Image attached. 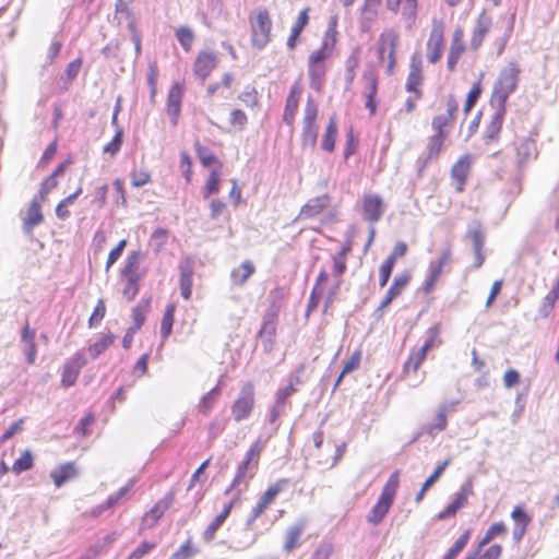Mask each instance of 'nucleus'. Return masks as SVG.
Returning a JSON list of instances; mask_svg holds the SVG:
<instances>
[{"mask_svg": "<svg viewBox=\"0 0 559 559\" xmlns=\"http://www.w3.org/2000/svg\"><path fill=\"white\" fill-rule=\"evenodd\" d=\"M520 72L521 70L516 62H510L507 67L501 69L496 82L493 83L490 98L491 106L507 107L508 98L518 87Z\"/></svg>", "mask_w": 559, "mask_h": 559, "instance_id": "nucleus-1", "label": "nucleus"}, {"mask_svg": "<svg viewBox=\"0 0 559 559\" xmlns=\"http://www.w3.org/2000/svg\"><path fill=\"white\" fill-rule=\"evenodd\" d=\"M265 445V442L258 439L247 452L243 461L238 465L236 475L233 479L230 487L226 490L228 493L231 489L239 487L242 483L247 486V479L252 478L258 468L260 454Z\"/></svg>", "mask_w": 559, "mask_h": 559, "instance_id": "nucleus-2", "label": "nucleus"}, {"mask_svg": "<svg viewBox=\"0 0 559 559\" xmlns=\"http://www.w3.org/2000/svg\"><path fill=\"white\" fill-rule=\"evenodd\" d=\"M250 25L252 46L262 50L271 40L272 20L269 11L265 8L257 9L250 17Z\"/></svg>", "mask_w": 559, "mask_h": 559, "instance_id": "nucleus-3", "label": "nucleus"}, {"mask_svg": "<svg viewBox=\"0 0 559 559\" xmlns=\"http://www.w3.org/2000/svg\"><path fill=\"white\" fill-rule=\"evenodd\" d=\"M254 406V386L252 383H246L231 406V414L235 421L240 423L247 419Z\"/></svg>", "mask_w": 559, "mask_h": 559, "instance_id": "nucleus-4", "label": "nucleus"}, {"mask_svg": "<svg viewBox=\"0 0 559 559\" xmlns=\"http://www.w3.org/2000/svg\"><path fill=\"white\" fill-rule=\"evenodd\" d=\"M443 35V23L435 20L427 41V59L432 64L437 63L441 59L444 43Z\"/></svg>", "mask_w": 559, "mask_h": 559, "instance_id": "nucleus-5", "label": "nucleus"}, {"mask_svg": "<svg viewBox=\"0 0 559 559\" xmlns=\"http://www.w3.org/2000/svg\"><path fill=\"white\" fill-rule=\"evenodd\" d=\"M454 406V403L452 404H443L439 407L438 414L432 423L425 424L420 427L417 435L414 437L413 441H417L419 438H421L425 435H428L430 438L435 439V437L447 428L448 419L447 414L448 412L452 411Z\"/></svg>", "mask_w": 559, "mask_h": 559, "instance_id": "nucleus-6", "label": "nucleus"}, {"mask_svg": "<svg viewBox=\"0 0 559 559\" xmlns=\"http://www.w3.org/2000/svg\"><path fill=\"white\" fill-rule=\"evenodd\" d=\"M87 364L82 352L74 354L63 366L61 373V384L64 388L74 385L81 372V369Z\"/></svg>", "mask_w": 559, "mask_h": 559, "instance_id": "nucleus-7", "label": "nucleus"}, {"mask_svg": "<svg viewBox=\"0 0 559 559\" xmlns=\"http://www.w3.org/2000/svg\"><path fill=\"white\" fill-rule=\"evenodd\" d=\"M362 217L372 225L379 222L384 213L385 205L378 194H366L362 198Z\"/></svg>", "mask_w": 559, "mask_h": 559, "instance_id": "nucleus-8", "label": "nucleus"}, {"mask_svg": "<svg viewBox=\"0 0 559 559\" xmlns=\"http://www.w3.org/2000/svg\"><path fill=\"white\" fill-rule=\"evenodd\" d=\"M421 68V56L419 53L413 55L411 59L409 73L407 75L405 88L407 92L414 93L416 99H419L423 96V93L419 90V85L423 83Z\"/></svg>", "mask_w": 559, "mask_h": 559, "instance_id": "nucleus-9", "label": "nucleus"}, {"mask_svg": "<svg viewBox=\"0 0 559 559\" xmlns=\"http://www.w3.org/2000/svg\"><path fill=\"white\" fill-rule=\"evenodd\" d=\"M306 525L307 520L301 518L288 526L284 535L283 550L285 552L290 554L300 546V539L306 530Z\"/></svg>", "mask_w": 559, "mask_h": 559, "instance_id": "nucleus-10", "label": "nucleus"}, {"mask_svg": "<svg viewBox=\"0 0 559 559\" xmlns=\"http://www.w3.org/2000/svg\"><path fill=\"white\" fill-rule=\"evenodd\" d=\"M183 84L175 83L167 96V114L170 116L171 124L177 126L183 98Z\"/></svg>", "mask_w": 559, "mask_h": 559, "instance_id": "nucleus-11", "label": "nucleus"}, {"mask_svg": "<svg viewBox=\"0 0 559 559\" xmlns=\"http://www.w3.org/2000/svg\"><path fill=\"white\" fill-rule=\"evenodd\" d=\"M43 221L44 215L39 200L37 198H33L26 211V215L23 218V233L26 236H31L33 234L34 227L40 225Z\"/></svg>", "mask_w": 559, "mask_h": 559, "instance_id": "nucleus-12", "label": "nucleus"}, {"mask_svg": "<svg viewBox=\"0 0 559 559\" xmlns=\"http://www.w3.org/2000/svg\"><path fill=\"white\" fill-rule=\"evenodd\" d=\"M217 57L213 51H201L194 62V74L204 82L215 69Z\"/></svg>", "mask_w": 559, "mask_h": 559, "instance_id": "nucleus-13", "label": "nucleus"}, {"mask_svg": "<svg viewBox=\"0 0 559 559\" xmlns=\"http://www.w3.org/2000/svg\"><path fill=\"white\" fill-rule=\"evenodd\" d=\"M330 205V197L328 194L319 195L310 199L300 210L295 221L300 218H312L319 215Z\"/></svg>", "mask_w": 559, "mask_h": 559, "instance_id": "nucleus-14", "label": "nucleus"}, {"mask_svg": "<svg viewBox=\"0 0 559 559\" xmlns=\"http://www.w3.org/2000/svg\"><path fill=\"white\" fill-rule=\"evenodd\" d=\"M496 108L493 115L491 116V120L486 127L485 130V141L486 143L498 140L499 133L502 128L503 119L506 116L507 107L504 106H493Z\"/></svg>", "mask_w": 559, "mask_h": 559, "instance_id": "nucleus-15", "label": "nucleus"}, {"mask_svg": "<svg viewBox=\"0 0 559 559\" xmlns=\"http://www.w3.org/2000/svg\"><path fill=\"white\" fill-rule=\"evenodd\" d=\"M463 36H464V33L461 28H456L453 33V37H452V41H451V46H450V50H449V55H448V62H447L448 69L450 71H454L462 53L465 50V46L463 43Z\"/></svg>", "mask_w": 559, "mask_h": 559, "instance_id": "nucleus-16", "label": "nucleus"}, {"mask_svg": "<svg viewBox=\"0 0 559 559\" xmlns=\"http://www.w3.org/2000/svg\"><path fill=\"white\" fill-rule=\"evenodd\" d=\"M471 156L463 155L451 168V177L457 182L456 190L463 191L471 169Z\"/></svg>", "mask_w": 559, "mask_h": 559, "instance_id": "nucleus-17", "label": "nucleus"}, {"mask_svg": "<svg viewBox=\"0 0 559 559\" xmlns=\"http://www.w3.org/2000/svg\"><path fill=\"white\" fill-rule=\"evenodd\" d=\"M364 81L366 82V108L369 109L370 115H373L377 109V104L374 102V97L377 95L378 88V76L373 70H366L362 75Z\"/></svg>", "mask_w": 559, "mask_h": 559, "instance_id": "nucleus-18", "label": "nucleus"}, {"mask_svg": "<svg viewBox=\"0 0 559 559\" xmlns=\"http://www.w3.org/2000/svg\"><path fill=\"white\" fill-rule=\"evenodd\" d=\"M409 281L411 275L406 272L396 275L393 280L392 285L388 289L385 297L381 301V308H386L393 301V299L400 296L404 288L409 283Z\"/></svg>", "mask_w": 559, "mask_h": 559, "instance_id": "nucleus-19", "label": "nucleus"}, {"mask_svg": "<svg viewBox=\"0 0 559 559\" xmlns=\"http://www.w3.org/2000/svg\"><path fill=\"white\" fill-rule=\"evenodd\" d=\"M491 26V19L486 13H481L477 20L476 26L471 39V48L476 50L480 47L486 34Z\"/></svg>", "mask_w": 559, "mask_h": 559, "instance_id": "nucleus-20", "label": "nucleus"}, {"mask_svg": "<svg viewBox=\"0 0 559 559\" xmlns=\"http://www.w3.org/2000/svg\"><path fill=\"white\" fill-rule=\"evenodd\" d=\"M78 476V469L72 462L64 463L50 472V477L57 487Z\"/></svg>", "mask_w": 559, "mask_h": 559, "instance_id": "nucleus-21", "label": "nucleus"}, {"mask_svg": "<svg viewBox=\"0 0 559 559\" xmlns=\"http://www.w3.org/2000/svg\"><path fill=\"white\" fill-rule=\"evenodd\" d=\"M144 258V253L140 250L131 251L124 262V266L121 271L122 277H136L141 278L139 273L140 263Z\"/></svg>", "mask_w": 559, "mask_h": 559, "instance_id": "nucleus-22", "label": "nucleus"}, {"mask_svg": "<svg viewBox=\"0 0 559 559\" xmlns=\"http://www.w3.org/2000/svg\"><path fill=\"white\" fill-rule=\"evenodd\" d=\"M392 504L393 500L380 495L378 502L373 506L367 516L368 522L374 525L379 524L388 514Z\"/></svg>", "mask_w": 559, "mask_h": 559, "instance_id": "nucleus-23", "label": "nucleus"}, {"mask_svg": "<svg viewBox=\"0 0 559 559\" xmlns=\"http://www.w3.org/2000/svg\"><path fill=\"white\" fill-rule=\"evenodd\" d=\"M399 41V35L393 29L384 31L379 38V47L378 53L381 59L384 58V55H392V50H396Z\"/></svg>", "mask_w": 559, "mask_h": 559, "instance_id": "nucleus-24", "label": "nucleus"}, {"mask_svg": "<svg viewBox=\"0 0 559 559\" xmlns=\"http://www.w3.org/2000/svg\"><path fill=\"white\" fill-rule=\"evenodd\" d=\"M536 155V144L531 139H523L516 147L518 166L523 167L526 162Z\"/></svg>", "mask_w": 559, "mask_h": 559, "instance_id": "nucleus-25", "label": "nucleus"}, {"mask_svg": "<svg viewBox=\"0 0 559 559\" xmlns=\"http://www.w3.org/2000/svg\"><path fill=\"white\" fill-rule=\"evenodd\" d=\"M255 267L249 260L243 261L238 267L231 271L230 277L235 285H243L254 273Z\"/></svg>", "mask_w": 559, "mask_h": 559, "instance_id": "nucleus-26", "label": "nucleus"}, {"mask_svg": "<svg viewBox=\"0 0 559 559\" xmlns=\"http://www.w3.org/2000/svg\"><path fill=\"white\" fill-rule=\"evenodd\" d=\"M289 485L287 478L278 479L275 484L271 485L263 496L260 498V502L265 504L267 508L276 498V496Z\"/></svg>", "mask_w": 559, "mask_h": 559, "instance_id": "nucleus-27", "label": "nucleus"}, {"mask_svg": "<svg viewBox=\"0 0 559 559\" xmlns=\"http://www.w3.org/2000/svg\"><path fill=\"white\" fill-rule=\"evenodd\" d=\"M337 134V126L334 117L330 118L329 124L323 135L321 147L324 151L333 152L335 147V140Z\"/></svg>", "mask_w": 559, "mask_h": 559, "instance_id": "nucleus-28", "label": "nucleus"}, {"mask_svg": "<svg viewBox=\"0 0 559 559\" xmlns=\"http://www.w3.org/2000/svg\"><path fill=\"white\" fill-rule=\"evenodd\" d=\"M150 298L142 299L132 310L133 324L131 328L140 330L145 322V316L150 309Z\"/></svg>", "mask_w": 559, "mask_h": 559, "instance_id": "nucleus-29", "label": "nucleus"}, {"mask_svg": "<svg viewBox=\"0 0 559 559\" xmlns=\"http://www.w3.org/2000/svg\"><path fill=\"white\" fill-rule=\"evenodd\" d=\"M335 39L332 38L330 43L329 38H324L320 49L313 51L309 56V67H319L318 63L323 62L330 56L331 47L334 45Z\"/></svg>", "mask_w": 559, "mask_h": 559, "instance_id": "nucleus-30", "label": "nucleus"}, {"mask_svg": "<svg viewBox=\"0 0 559 559\" xmlns=\"http://www.w3.org/2000/svg\"><path fill=\"white\" fill-rule=\"evenodd\" d=\"M402 4V17L405 22L406 27L409 29L415 24L417 17V1L416 0H403Z\"/></svg>", "mask_w": 559, "mask_h": 559, "instance_id": "nucleus-31", "label": "nucleus"}, {"mask_svg": "<svg viewBox=\"0 0 559 559\" xmlns=\"http://www.w3.org/2000/svg\"><path fill=\"white\" fill-rule=\"evenodd\" d=\"M116 336L112 333L103 335L98 341L88 346V353L92 358H97L103 354L114 342Z\"/></svg>", "mask_w": 559, "mask_h": 559, "instance_id": "nucleus-32", "label": "nucleus"}, {"mask_svg": "<svg viewBox=\"0 0 559 559\" xmlns=\"http://www.w3.org/2000/svg\"><path fill=\"white\" fill-rule=\"evenodd\" d=\"M467 237L473 242V249L479 250V248H484L485 235L483 233L481 225L479 222L475 221L468 225Z\"/></svg>", "mask_w": 559, "mask_h": 559, "instance_id": "nucleus-33", "label": "nucleus"}, {"mask_svg": "<svg viewBox=\"0 0 559 559\" xmlns=\"http://www.w3.org/2000/svg\"><path fill=\"white\" fill-rule=\"evenodd\" d=\"M222 392L219 383L213 388L210 392L202 396L199 409L202 414L206 415L211 411L214 403L217 401Z\"/></svg>", "mask_w": 559, "mask_h": 559, "instance_id": "nucleus-34", "label": "nucleus"}, {"mask_svg": "<svg viewBox=\"0 0 559 559\" xmlns=\"http://www.w3.org/2000/svg\"><path fill=\"white\" fill-rule=\"evenodd\" d=\"M130 488H131V484L120 488L116 493L110 495L103 504H99L98 507H96L94 513L99 514L103 511L115 507L123 497H126V495L129 492Z\"/></svg>", "mask_w": 559, "mask_h": 559, "instance_id": "nucleus-35", "label": "nucleus"}, {"mask_svg": "<svg viewBox=\"0 0 559 559\" xmlns=\"http://www.w3.org/2000/svg\"><path fill=\"white\" fill-rule=\"evenodd\" d=\"M274 335L275 325L272 322L264 321L259 331V336L262 340L265 352H270L272 349Z\"/></svg>", "mask_w": 559, "mask_h": 559, "instance_id": "nucleus-36", "label": "nucleus"}, {"mask_svg": "<svg viewBox=\"0 0 559 559\" xmlns=\"http://www.w3.org/2000/svg\"><path fill=\"white\" fill-rule=\"evenodd\" d=\"M175 309L176 307L173 304L166 307L160 324V334L163 338H167L171 334Z\"/></svg>", "mask_w": 559, "mask_h": 559, "instance_id": "nucleus-37", "label": "nucleus"}, {"mask_svg": "<svg viewBox=\"0 0 559 559\" xmlns=\"http://www.w3.org/2000/svg\"><path fill=\"white\" fill-rule=\"evenodd\" d=\"M506 525L502 522L493 523L489 526V528L486 531L485 536L483 539L478 543L477 550L480 551V549L489 544L495 537L502 535L506 533Z\"/></svg>", "mask_w": 559, "mask_h": 559, "instance_id": "nucleus-38", "label": "nucleus"}, {"mask_svg": "<svg viewBox=\"0 0 559 559\" xmlns=\"http://www.w3.org/2000/svg\"><path fill=\"white\" fill-rule=\"evenodd\" d=\"M180 271V288L181 287H192V277H193V264L190 259L182 261L179 265Z\"/></svg>", "mask_w": 559, "mask_h": 559, "instance_id": "nucleus-39", "label": "nucleus"}, {"mask_svg": "<svg viewBox=\"0 0 559 559\" xmlns=\"http://www.w3.org/2000/svg\"><path fill=\"white\" fill-rule=\"evenodd\" d=\"M33 467V455L29 450H26L21 457H19L13 466L12 471L14 474L20 475L21 473L28 471Z\"/></svg>", "mask_w": 559, "mask_h": 559, "instance_id": "nucleus-40", "label": "nucleus"}, {"mask_svg": "<svg viewBox=\"0 0 559 559\" xmlns=\"http://www.w3.org/2000/svg\"><path fill=\"white\" fill-rule=\"evenodd\" d=\"M241 537L238 540H234L231 544L228 545L229 549H233L235 551H241L247 548H249L255 540L254 536H252L248 528H243L241 531Z\"/></svg>", "mask_w": 559, "mask_h": 559, "instance_id": "nucleus-41", "label": "nucleus"}, {"mask_svg": "<svg viewBox=\"0 0 559 559\" xmlns=\"http://www.w3.org/2000/svg\"><path fill=\"white\" fill-rule=\"evenodd\" d=\"M445 136V133H435L430 136L426 153L433 158L437 157L441 151Z\"/></svg>", "mask_w": 559, "mask_h": 559, "instance_id": "nucleus-42", "label": "nucleus"}, {"mask_svg": "<svg viewBox=\"0 0 559 559\" xmlns=\"http://www.w3.org/2000/svg\"><path fill=\"white\" fill-rule=\"evenodd\" d=\"M301 139H302V146L304 147L309 146V147L313 148L316 146V144H317L318 127L317 126L304 124Z\"/></svg>", "mask_w": 559, "mask_h": 559, "instance_id": "nucleus-43", "label": "nucleus"}, {"mask_svg": "<svg viewBox=\"0 0 559 559\" xmlns=\"http://www.w3.org/2000/svg\"><path fill=\"white\" fill-rule=\"evenodd\" d=\"M469 539V532L466 531L463 533L457 540L453 544V546L448 550V552L443 556L442 559H455L457 555L463 550Z\"/></svg>", "mask_w": 559, "mask_h": 559, "instance_id": "nucleus-44", "label": "nucleus"}, {"mask_svg": "<svg viewBox=\"0 0 559 559\" xmlns=\"http://www.w3.org/2000/svg\"><path fill=\"white\" fill-rule=\"evenodd\" d=\"M483 76V74L480 75ZM481 78L478 79L477 82L474 83L473 87L471 88L469 93L467 94L464 111L465 114H468L469 110L475 106L477 103L480 94H481V84H480Z\"/></svg>", "mask_w": 559, "mask_h": 559, "instance_id": "nucleus-45", "label": "nucleus"}, {"mask_svg": "<svg viewBox=\"0 0 559 559\" xmlns=\"http://www.w3.org/2000/svg\"><path fill=\"white\" fill-rule=\"evenodd\" d=\"M473 493V481L472 479H467L460 488V490L455 493V498L453 502L459 504V507L463 508L468 497Z\"/></svg>", "mask_w": 559, "mask_h": 559, "instance_id": "nucleus-46", "label": "nucleus"}, {"mask_svg": "<svg viewBox=\"0 0 559 559\" xmlns=\"http://www.w3.org/2000/svg\"><path fill=\"white\" fill-rule=\"evenodd\" d=\"M399 484H400L399 472L396 471L393 474H391V476L389 477L386 484L384 485V487L382 489L381 495L394 501L396 490L399 488Z\"/></svg>", "mask_w": 559, "mask_h": 559, "instance_id": "nucleus-47", "label": "nucleus"}, {"mask_svg": "<svg viewBox=\"0 0 559 559\" xmlns=\"http://www.w3.org/2000/svg\"><path fill=\"white\" fill-rule=\"evenodd\" d=\"M176 37L180 43L181 47L186 51H189L194 39L193 32L189 27L182 26L177 29Z\"/></svg>", "mask_w": 559, "mask_h": 559, "instance_id": "nucleus-48", "label": "nucleus"}, {"mask_svg": "<svg viewBox=\"0 0 559 559\" xmlns=\"http://www.w3.org/2000/svg\"><path fill=\"white\" fill-rule=\"evenodd\" d=\"M122 139L123 130L122 128H117L112 140L104 146L103 152L106 154H110L111 156L116 155L121 147Z\"/></svg>", "mask_w": 559, "mask_h": 559, "instance_id": "nucleus-49", "label": "nucleus"}, {"mask_svg": "<svg viewBox=\"0 0 559 559\" xmlns=\"http://www.w3.org/2000/svg\"><path fill=\"white\" fill-rule=\"evenodd\" d=\"M323 67H309L308 74L310 79V87L314 91L321 90L322 78L324 76Z\"/></svg>", "mask_w": 559, "mask_h": 559, "instance_id": "nucleus-50", "label": "nucleus"}, {"mask_svg": "<svg viewBox=\"0 0 559 559\" xmlns=\"http://www.w3.org/2000/svg\"><path fill=\"white\" fill-rule=\"evenodd\" d=\"M127 283L122 290L123 297L128 301H132L139 293V282L141 278L136 277H124Z\"/></svg>", "mask_w": 559, "mask_h": 559, "instance_id": "nucleus-51", "label": "nucleus"}, {"mask_svg": "<svg viewBox=\"0 0 559 559\" xmlns=\"http://www.w3.org/2000/svg\"><path fill=\"white\" fill-rule=\"evenodd\" d=\"M221 176L216 170H213L206 181L204 189V199H207L211 194L217 193L219 190Z\"/></svg>", "mask_w": 559, "mask_h": 559, "instance_id": "nucleus-52", "label": "nucleus"}, {"mask_svg": "<svg viewBox=\"0 0 559 559\" xmlns=\"http://www.w3.org/2000/svg\"><path fill=\"white\" fill-rule=\"evenodd\" d=\"M298 108V99L294 95V91L288 95L286 99L284 120L289 124L295 118V114Z\"/></svg>", "mask_w": 559, "mask_h": 559, "instance_id": "nucleus-53", "label": "nucleus"}, {"mask_svg": "<svg viewBox=\"0 0 559 559\" xmlns=\"http://www.w3.org/2000/svg\"><path fill=\"white\" fill-rule=\"evenodd\" d=\"M426 356L427 354L423 352L420 348L417 352L411 354V356L408 357L404 365V370L408 371L412 369L413 371H417L421 362L425 360Z\"/></svg>", "mask_w": 559, "mask_h": 559, "instance_id": "nucleus-54", "label": "nucleus"}, {"mask_svg": "<svg viewBox=\"0 0 559 559\" xmlns=\"http://www.w3.org/2000/svg\"><path fill=\"white\" fill-rule=\"evenodd\" d=\"M318 106L312 98H308L305 107L304 124L317 126Z\"/></svg>", "mask_w": 559, "mask_h": 559, "instance_id": "nucleus-55", "label": "nucleus"}, {"mask_svg": "<svg viewBox=\"0 0 559 559\" xmlns=\"http://www.w3.org/2000/svg\"><path fill=\"white\" fill-rule=\"evenodd\" d=\"M439 332L440 331H439L438 325H432L431 328L428 329L426 341L423 344V346L420 347V349L423 352H425L427 354L429 349H431L432 347H435L437 344L440 343L438 341Z\"/></svg>", "mask_w": 559, "mask_h": 559, "instance_id": "nucleus-56", "label": "nucleus"}, {"mask_svg": "<svg viewBox=\"0 0 559 559\" xmlns=\"http://www.w3.org/2000/svg\"><path fill=\"white\" fill-rule=\"evenodd\" d=\"M557 299L558 298H556L555 296H552L549 293L544 297V299L538 308V314L540 318H547L551 313V311L555 308V304H556Z\"/></svg>", "mask_w": 559, "mask_h": 559, "instance_id": "nucleus-57", "label": "nucleus"}, {"mask_svg": "<svg viewBox=\"0 0 559 559\" xmlns=\"http://www.w3.org/2000/svg\"><path fill=\"white\" fill-rule=\"evenodd\" d=\"M394 265L395 264L392 263V259H385L384 262L381 264L380 270H379V275H380L379 285H380V287H384L388 284V282L390 280V276L392 274Z\"/></svg>", "mask_w": 559, "mask_h": 559, "instance_id": "nucleus-58", "label": "nucleus"}, {"mask_svg": "<svg viewBox=\"0 0 559 559\" xmlns=\"http://www.w3.org/2000/svg\"><path fill=\"white\" fill-rule=\"evenodd\" d=\"M452 459L448 457L443 462L439 463L435 468L433 473L425 480L427 487H432V485L441 477L445 468L451 464Z\"/></svg>", "mask_w": 559, "mask_h": 559, "instance_id": "nucleus-59", "label": "nucleus"}, {"mask_svg": "<svg viewBox=\"0 0 559 559\" xmlns=\"http://www.w3.org/2000/svg\"><path fill=\"white\" fill-rule=\"evenodd\" d=\"M511 518L512 520L514 521V525H520V526H528L530 522H531V516L525 512V510L521 507V506H516L512 513H511Z\"/></svg>", "mask_w": 559, "mask_h": 559, "instance_id": "nucleus-60", "label": "nucleus"}, {"mask_svg": "<svg viewBox=\"0 0 559 559\" xmlns=\"http://www.w3.org/2000/svg\"><path fill=\"white\" fill-rule=\"evenodd\" d=\"M361 361V350L356 349L350 357L346 360L343 367V374H348L358 369Z\"/></svg>", "mask_w": 559, "mask_h": 559, "instance_id": "nucleus-61", "label": "nucleus"}, {"mask_svg": "<svg viewBox=\"0 0 559 559\" xmlns=\"http://www.w3.org/2000/svg\"><path fill=\"white\" fill-rule=\"evenodd\" d=\"M166 512L164 508L157 502L145 515L143 521L148 523L150 526H153L157 523V521L163 516Z\"/></svg>", "mask_w": 559, "mask_h": 559, "instance_id": "nucleus-62", "label": "nucleus"}, {"mask_svg": "<svg viewBox=\"0 0 559 559\" xmlns=\"http://www.w3.org/2000/svg\"><path fill=\"white\" fill-rule=\"evenodd\" d=\"M224 522V520L216 515V518L210 523V525L204 531L203 539L206 543L212 542L214 539L215 533L223 525Z\"/></svg>", "mask_w": 559, "mask_h": 559, "instance_id": "nucleus-63", "label": "nucleus"}, {"mask_svg": "<svg viewBox=\"0 0 559 559\" xmlns=\"http://www.w3.org/2000/svg\"><path fill=\"white\" fill-rule=\"evenodd\" d=\"M332 545L329 543H321L310 559H329L332 554Z\"/></svg>", "mask_w": 559, "mask_h": 559, "instance_id": "nucleus-64", "label": "nucleus"}]
</instances>
